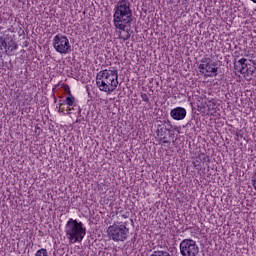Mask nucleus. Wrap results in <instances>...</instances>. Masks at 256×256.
I'll return each instance as SVG.
<instances>
[{
    "label": "nucleus",
    "instance_id": "obj_19",
    "mask_svg": "<svg viewBox=\"0 0 256 256\" xmlns=\"http://www.w3.org/2000/svg\"><path fill=\"white\" fill-rule=\"evenodd\" d=\"M122 217H123V219H128L129 218V216L127 214H123Z\"/></svg>",
    "mask_w": 256,
    "mask_h": 256
},
{
    "label": "nucleus",
    "instance_id": "obj_11",
    "mask_svg": "<svg viewBox=\"0 0 256 256\" xmlns=\"http://www.w3.org/2000/svg\"><path fill=\"white\" fill-rule=\"evenodd\" d=\"M234 69L241 75H252L255 73V65L251 64L247 58H241L234 62Z\"/></svg>",
    "mask_w": 256,
    "mask_h": 256
},
{
    "label": "nucleus",
    "instance_id": "obj_16",
    "mask_svg": "<svg viewBox=\"0 0 256 256\" xmlns=\"http://www.w3.org/2000/svg\"><path fill=\"white\" fill-rule=\"evenodd\" d=\"M200 159L202 160V163H211V158L205 153L200 154Z\"/></svg>",
    "mask_w": 256,
    "mask_h": 256
},
{
    "label": "nucleus",
    "instance_id": "obj_20",
    "mask_svg": "<svg viewBox=\"0 0 256 256\" xmlns=\"http://www.w3.org/2000/svg\"><path fill=\"white\" fill-rule=\"evenodd\" d=\"M23 33H25V31H23V30H22V33L18 32L19 37H21V35H23Z\"/></svg>",
    "mask_w": 256,
    "mask_h": 256
},
{
    "label": "nucleus",
    "instance_id": "obj_12",
    "mask_svg": "<svg viewBox=\"0 0 256 256\" xmlns=\"http://www.w3.org/2000/svg\"><path fill=\"white\" fill-rule=\"evenodd\" d=\"M171 129H173V125L171 124V121H166L162 126L161 125L158 126L157 133H158V137H160L159 143H162V145H167L170 143L167 140V133H169Z\"/></svg>",
    "mask_w": 256,
    "mask_h": 256
},
{
    "label": "nucleus",
    "instance_id": "obj_7",
    "mask_svg": "<svg viewBox=\"0 0 256 256\" xmlns=\"http://www.w3.org/2000/svg\"><path fill=\"white\" fill-rule=\"evenodd\" d=\"M53 47L56 53L60 55H68L71 52V43L69 38L63 34H57L53 38Z\"/></svg>",
    "mask_w": 256,
    "mask_h": 256
},
{
    "label": "nucleus",
    "instance_id": "obj_21",
    "mask_svg": "<svg viewBox=\"0 0 256 256\" xmlns=\"http://www.w3.org/2000/svg\"><path fill=\"white\" fill-rule=\"evenodd\" d=\"M250 1H252V3H256V0H250Z\"/></svg>",
    "mask_w": 256,
    "mask_h": 256
},
{
    "label": "nucleus",
    "instance_id": "obj_10",
    "mask_svg": "<svg viewBox=\"0 0 256 256\" xmlns=\"http://www.w3.org/2000/svg\"><path fill=\"white\" fill-rule=\"evenodd\" d=\"M17 42L11 34L4 32V38H0V51H4L6 55H11L13 51H17Z\"/></svg>",
    "mask_w": 256,
    "mask_h": 256
},
{
    "label": "nucleus",
    "instance_id": "obj_1",
    "mask_svg": "<svg viewBox=\"0 0 256 256\" xmlns=\"http://www.w3.org/2000/svg\"><path fill=\"white\" fill-rule=\"evenodd\" d=\"M133 23V11L131 10V2L129 0H119L114 7L113 24L118 30V39L129 41L131 34L127 31Z\"/></svg>",
    "mask_w": 256,
    "mask_h": 256
},
{
    "label": "nucleus",
    "instance_id": "obj_14",
    "mask_svg": "<svg viewBox=\"0 0 256 256\" xmlns=\"http://www.w3.org/2000/svg\"><path fill=\"white\" fill-rule=\"evenodd\" d=\"M201 163H203V161L201 160V156L200 154L198 156H196L193 161H192V165L194 166L195 169L201 167Z\"/></svg>",
    "mask_w": 256,
    "mask_h": 256
},
{
    "label": "nucleus",
    "instance_id": "obj_9",
    "mask_svg": "<svg viewBox=\"0 0 256 256\" xmlns=\"http://www.w3.org/2000/svg\"><path fill=\"white\" fill-rule=\"evenodd\" d=\"M181 256H197L199 255V246L193 239H184L180 242Z\"/></svg>",
    "mask_w": 256,
    "mask_h": 256
},
{
    "label": "nucleus",
    "instance_id": "obj_4",
    "mask_svg": "<svg viewBox=\"0 0 256 256\" xmlns=\"http://www.w3.org/2000/svg\"><path fill=\"white\" fill-rule=\"evenodd\" d=\"M127 222H114L108 226L106 233L110 241L114 243H123L129 239V227Z\"/></svg>",
    "mask_w": 256,
    "mask_h": 256
},
{
    "label": "nucleus",
    "instance_id": "obj_8",
    "mask_svg": "<svg viewBox=\"0 0 256 256\" xmlns=\"http://www.w3.org/2000/svg\"><path fill=\"white\" fill-rule=\"evenodd\" d=\"M198 108L200 111H202V113H206L211 117H217V115H219V104L215 98L205 97L202 99V102L198 104Z\"/></svg>",
    "mask_w": 256,
    "mask_h": 256
},
{
    "label": "nucleus",
    "instance_id": "obj_15",
    "mask_svg": "<svg viewBox=\"0 0 256 256\" xmlns=\"http://www.w3.org/2000/svg\"><path fill=\"white\" fill-rule=\"evenodd\" d=\"M35 256H49V252H47V249L41 248L36 251Z\"/></svg>",
    "mask_w": 256,
    "mask_h": 256
},
{
    "label": "nucleus",
    "instance_id": "obj_2",
    "mask_svg": "<svg viewBox=\"0 0 256 256\" xmlns=\"http://www.w3.org/2000/svg\"><path fill=\"white\" fill-rule=\"evenodd\" d=\"M96 85L100 91L111 95L119 85V71L115 68L99 71L96 75Z\"/></svg>",
    "mask_w": 256,
    "mask_h": 256
},
{
    "label": "nucleus",
    "instance_id": "obj_13",
    "mask_svg": "<svg viewBox=\"0 0 256 256\" xmlns=\"http://www.w3.org/2000/svg\"><path fill=\"white\" fill-rule=\"evenodd\" d=\"M170 117L174 121H183L187 117V110L183 107H176L170 111Z\"/></svg>",
    "mask_w": 256,
    "mask_h": 256
},
{
    "label": "nucleus",
    "instance_id": "obj_17",
    "mask_svg": "<svg viewBox=\"0 0 256 256\" xmlns=\"http://www.w3.org/2000/svg\"><path fill=\"white\" fill-rule=\"evenodd\" d=\"M141 99L144 101V103H149V95L147 93H141Z\"/></svg>",
    "mask_w": 256,
    "mask_h": 256
},
{
    "label": "nucleus",
    "instance_id": "obj_22",
    "mask_svg": "<svg viewBox=\"0 0 256 256\" xmlns=\"http://www.w3.org/2000/svg\"><path fill=\"white\" fill-rule=\"evenodd\" d=\"M54 102L57 103V98L54 99Z\"/></svg>",
    "mask_w": 256,
    "mask_h": 256
},
{
    "label": "nucleus",
    "instance_id": "obj_18",
    "mask_svg": "<svg viewBox=\"0 0 256 256\" xmlns=\"http://www.w3.org/2000/svg\"><path fill=\"white\" fill-rule=\"evenodd\" d=\"M16 31L17 30L13 26H10L4 33H16Z\"/></svg>",
    "mask_w": 256,
    "mask_h": 256
},
{
    "label": "nucleus",
    "instance_id": "obj_5",
    "mask_svg": "<svg viewBox=\"0 0 256 256\" xmlns=\"http://www.w3.org/2000/svg\"><path fill=\"white\" fill-rule=\"evenodd\" d=\"M63 87L65 93H68V95L64 99L61 98L58 100V112L62 115H71V111H75V107H77V100L71 93L69 85L64 84Z\"/></svg>",
    "mask_w": 256,
    "mask_h": 256
},
{
    "label": "nucleus",
    "instance_id": "obj_6",
    "mask_svg": "<svg viewBox=\"0 0 256 256\" xmlns=\"http://www.w3.org/2000/svg\"><path fill=\"white\" fill-rule=\"evenodd\" d=\"M198 69L201 75H204V77H217L219 71V68H217V63L213 62V60H211L209 57H204L200 60Z\"/></svg>",
    "mask_w": 256,
    "mask_h": 256
},
{
    "label": "nucleus",
    "instance_id": "obj_3",
    "mask_svg": "<svg viewBox=\"0 0 256 256\" xmlns=\"http://www.w3.org/2000/svg\"><path fill=\"white\" fill-rule=\"evenodd\" d=\"M66 238L69 243H81L87 235V228L81 221H77L73 218H69L64 227Z\"/></svg>",
    "mask_w": 256,
    "mask_h": 256
}]
</instances>
